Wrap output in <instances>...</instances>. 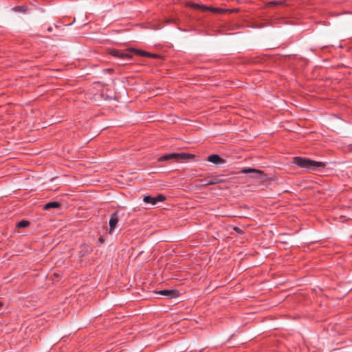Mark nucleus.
Instances as JSON below:
<instances>
[{"label":"nucleus","instance_id":"nucleus-23","mask_svg":"<svg viewBox=\"0 0 352 352\" xmlns=\"http://www.w3.org/2000/svg\"><path fill=\"white\" fill-rule=\"evenodd\" d=\"M52 28H47V30H48L49 32H51V31H52Z\"/></svg>","mask_w":352,"mask_h":352},{"label":"nucleus","instance_id":"nucleus-17","mask_svg":"<svg viewBox=\"0 0 352 352\" xmlns=\"http://www.w3.org/2000/svg\"><path fill=\"white\" fill-rule=\"evenodd\" d=\"M15 11H25V6H16L13 8Z\"/></svg>","mask_w":352,"mask_h":352},{"label":"nucleus","instance_id":"nucleus-24","mask_svg":"<svg viewBox=\"0 0 352 352\" xmlns=\"http://www.w3.org/2000/svg\"><path fill=\"white\" fill-rule=\"evenodd\" d=\"M1 305H2V303L0 302V306H1Z\"/></svg>","mask_w":352,"mask_h":352},{"label":"nucleus","instance_id":"nucleus-5","mask_svg":"<svg viewBox=\"0 0 352 352\" xmlns=\"http://www.w3.org/2000/svg\"><path fill=\"white\" fill-rule=\"evenodd\" d=\"M166 199V197L162 194H158L156 197L150 195L144 196L143 201L146 204L155 205L157 202H162Z\"/></svg>","mask_w":352,"mask_h":352},{"label":"nucleus","instance_id":"nucleus-1","mask_svg":"<svg viewBox=\"0 0 352 352\" xmlns=\"http://www.w3.org/2000/svg\"><path fill=\"white\" fill-rule=\"evenodd\" d=\"M293 163L298 167L305 168L307 170L312 172L324 168L326 166L325 163L322 162H317L306 157H295L293 158Z\"/></svg>","mask_w":352,"mask_h":352},{"label":"nucleus","instance_id":"nucleus-15","mask_svg":"<svg viewBox=\"0 0 352 352\" xmlns=\"http://www.w3.org/2000/svg\"><path fill=\"white\" fill-rule=\"evenodd\" d=\"M267 4L269 6L271 7V6H276L283 5V4H285V2L284 1H270Z\"/></svg>","mask_w":352,"mask_h":352},{"label":"nucleus","instance_id":"nucleus-18","mask_svg":"<svg viewBox=\"0 0 352 352\" xmlns=\"http://www.w3.org/2000/svg\"><path fill=\"white\" fill-rule=\"evenodd\" d=\"M210 6H207L206 5H201L200 10H201L204 12L209 11Z\"/></svg>","mask_w":352,"mask_h":352},{"label":"nucleus","instance_id":"nucleus-12","mask_svg":"<svg viewBox=\"0 0 352 352\" xmlns=\"http://www.w3.org/2000/svg\"><path fill=\"white\" fill-rule=\"evenodd\" d=\"M209 11L212 13H214V14H223L227 12V10L225 9L220 8L210 7V6Z\"/></svg>","mask_w":352,"mask_h":352},{"label":"nucleus","instance_id":"nucleus-7","mask_svg":"<svg viewBox=\"0 0 352 352\" xmlns=\"http://www.w3.org/2000/svg\"><path fill=\"white\" fill-rule=\"evenodd\" d=\"M157 294L166 296L168 298H174L178 296L179 293L175 289H164L160 290Z\"/></svg>","mask_w":352,"mask_h":352},{"label":"nucleus","instance_id":"nucleus-9","mask_svg":"<svg viewBox=\"0 0 352 352\" xmlns=\"http://www.w3.org/2000/svg\"><path fill=\"white\" fill-rule=\"evenodd\" d=\"M117 223L118 221H109V228H108L107 222L105 221V223L102 226V228L109 234H112L113 230L117 228Z\"/></svg>","mask_w":352,"mask_h":352},{"label":"nucleus","instance_id":"nucleus-4","mask_svg":"<svg viewBox=\"0 0 352 352\" xmlns=\"http://www.w3.org/2000/svg\"><path fill=\"white\" fill-rule=\"evenodd\" d=\"M225 180L221 179L220 176H208L201 180L202 186H207L224 182Z\"/></svg>","mask_w":352,"mask_h":352},{"label":"nucleus","instance_id":"nucleus-11","mask_svg":"<svg viewBox=\"0 0 352 352\" xmlns=\"http://www.w3.org/2000/svg\"><path fill=\"white\" fill-rule=\"evenodd\" d=\"M240 173L243 174H250V173H255L258 175L263 174V171L252 168H243Z\"/></svg>","mask_w":352,"mask_h":352},{"label":"nucleus","instance_id":"nucleus-20","mask_svg":"<svg viewBox=\"0 0 352 352\" xmlns=\"http://www.w3.org/2000/svg\"><path fill=\"white\" fill-rule=\"evenodd\" d=\"M233 229H234L236 232H238V233H241V232H242L241 229H240V228H238V227H234Z\"/></svg>","mask_w":352,"mask_h":352},{"label":"nucleus","instance_id":"nucleus-14","mask_svg":"<svg viewBox=\"0 0 352 352\" xmlns=\"http://www.w3.org/2000/svg\"><path fill=\"white\" fill-rule=\"evenodd\" d=\"M30 225V221H19L16 226V228H26Z\"/></svg>","mask_w":352,"mask_h":352},{"label":"nucleus","instance_id":"nucleus-21","mask_svg":"<svg viewBox=\"0 0 352 352\" xmlns=\"http://www.w3.org/2000/svg\"><path fill=\"white\" fill-rule=\"evenodd\" d=\"M98 241H99V242H100V243H103L104 242V238L102 236H101L99 238Z\"/></svg>","mask_w":352,"mask_h":352},{"label":"nucleus","instance_id":"nucleus-6","mask_svg":"<svg viewBox=\"0 0 352 352\" xmlns=\"http://www.w3.org/2000/svg\"><path fill=\"white\" fill-rule=\"evenodd\" d=\"M128 216L129 212H127L124 208H119L111 214L109 220H120L122 219H126Z\"/></svg>","mask_w":352,"mask_h":352},{"label":"nucleus","instance_id":"nucleus-13","mask_svg":"<svg viewBox=\"0 0 352 352\" xmlns=\"http://www.w3.org/2000/svg\"><path fill=\"white\" fill-rule=\"evenodd\" d=\"M130 52H131V53L133 52H134L135 54L142 56V57H146V55H148L147 52L141 50L130 49Z\"/></svg>","mask_w":352,"mask_h":352},{"label":"nucleus","instance_id":"nucleus-2","mask_svg":"<svg viewBox=\"0 0 352 352\" xmlns=\"http://www.w3.org/2000/svg\"><path fill=\"white\" fill-rule=\"evenodd\" d=\"M195 157L193 154L186 153H173L166 154L161 156L157 159V162H164L168 160H173L175 162H181L182 160H192Z\"/></svg>","mask_w":352,"mask_h":352},{"label":"nucleus","instance_id":"nucleus-10","mask_svg":"<svg viewBox=\"0 0 352 352\" xmlns=\"http://www.w3.org/2000/svg\"><path fill=\"white\" fill-rule=\"evenodd\" d=\"M61 204L58 201H50L43 206V210H49L50 209L60 208Z\"/></svg>","mask_w":352,"mask_h":352},{"label":"nucleus","instance_id":"nucleus-22","mask_svg":"<svg viewBox=\"0 0 352 352\" xmlns=\"http://www.w3.org/2000/svg\"><path fill=\"white\" fill-rule=\"evenodd\" d=\"M113 69H104V72H113Z\"/></svg>","mask_w":352,"mask_h":352},{"label":"nucleus","instance_id":"nucleus-19","mask_svg":"<svg viewBox=\"0 0 352 352\" xmlns=\"http://www.w3.org/2000/svg\"><path fill=\"white\" fill-rule=\"evenodd\" d=\"M147 54L146 57H151V58H156L157 56V54H151L150 52H147Z\"/></svg>","mask_w":352,"mask_h":352},{"label":"nucleus","instance_id":"nucleus-3","mask_svg":"<svg viewBox=\"0 0 352 352\" xmlns=\"http://www.w3.org/2000/svg\"><path fill=\"white\" fill-rule=\"evenodd\" d=\"M109 54L120 59L131 60L133 57L130 49L125 51L113 49L110 50Z\"/></svg>","mask_w":352,"mask_h":352},{"label":"nucleus","instance_id":"nucleus-8","mask_svg":"<svg viewBox=\"0 0 352 352\" xmlns=\"http://www.w3.org/2000/svg\"><path fill=\"white\" fill-rule=\"evenodd\" d=\"M208 161L214 164H220L226 162V160L219 155L212 154L208 157Z\"/></svg>","mask_w":352,"mask_h":352},{"label":"nucleus","instance_id":"nucleus-16","mask_svg":"<svg viewBox=\"0 0 352 352\" xmlns=\"http://www.w3.org/2000/svg\"><path fill=\"white\" fill-rule=\"evenodd\" d=\"M201 4H199V3H191L189 4V6L193 9H195V10H200V8H201Z\"/></svg>","mask_w":352,"mask_h":352}]
</instances>
